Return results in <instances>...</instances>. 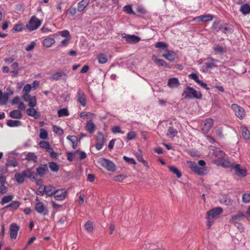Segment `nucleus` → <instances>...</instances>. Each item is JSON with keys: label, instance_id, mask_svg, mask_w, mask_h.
Instances as JSON below:
<instances>
[{"label": "nucleus", "instance_id": "f3484780", "mask_svg": "<svg viewBox=\"0 0 250 250\" xmlns=\"http://www.w3.org/2000/svg\"><path fill=\"white\" fill-rule=\"evenodd\" d=\"M23 99L28 102V106L30 107H34L37 104V101L35 96H31L30 95H23Z\"/></svg>", "mask_w": 250, "mask_h": 250}, {"label": "nucleus", "instance_id": "2f4dec72", "mask_svg": "<svg viewBox=\"0 0 250 250\" xmlns=\"http://www.w3.org/2000/svg\"><path fill=\"white\" fill-rule=\"evenodd\" d=\"M240 11L244 15L250 13V5L248 4H243L240 9Z\"/></svg>", "mask_w": 250, "mask_h": 250}, {"label": "nucleus", "instance_id": "774afa93", "mask_svg": "<svg viewBox=\"0 0 250 250\" xmlns=\"http://www.w3.org/2000/svg\"><path fill=\"white\" fill-rule=\"evenodd\" d=\"M243 202L245 203L250 202V194L245 193L242 197Z\"/></svg>", "mask_w": 250, "mask_h": 250}, {"label": "nucleus", "instance_id": "4d7b16f0", "mask_svg": "<svg viewBox=\"0 0 250 250\" xmlns=\"http://www.w3.org/2000/svg\"><path fill=\"white\" fill-rule=\"evenodd\" d=\"M23 30V25L21 23H18L15 25L12 29L13 32H20Z\"/></svg>", "mask_w": 250, "mask_h": 250}, {"label": "nucleus", "instance_id": "79ce46f5", "mask_svg": "<svg viewBox=\"0 0 250 250\" xmlns=\"http://www.w3.org/2000/svg\"><path fill=\"white\" fill-rule=\"evenodd\" d=\"M21 205V203L19 201H13L8 205L6 206L5 208H11L14 209H17Z\"/></svg>", "mask_w": 250, "mask_h": 250}, {"label": "nucleus", "instance_id": "20e7f679", "mask_svg": "<svg viewBox=\"0 0 250 250\" xmlns=\"http://www.w3.org/2000/svg\"><path fill=\"white\" fill-rule=\"evenodd\" d=\"M187 164L191 170L194 173L202 175L203 174V160H200L198 163L191 161H187Z\"/></svg>", "mask_w": 250, "mask_h": 250}, {"label": "nucleus", "instance_id": "13d9d810", "mask_svg": "<svg viewBox=\"0 0 250 250\" xmlns=\"http://www.w3.org/2000/svg\"><path fill=\"white\" fill-rule=\"evenodd\" d=\"M31 86L29 84H25L23 88V95H30L29 92L31 91Z\"/></svg>", "mask_w": 250, "mask_h": 250}, {"label": "nucleus", "instance_id": "aec40b11", "mask_svg": "<svg viewBox=\"0 0 250 250\" xmlns=\"http://www.w3.org/2000/svg\"><path fill=\"white\" fill-rule=\"evenodd\" d=\"M214 124L213 120L211 118H207L204 121V132H208Z\"/></svg>", "mask_w": 250, "mask_h": 250}, {"label": "nucleus", "instance_id": "f704fd0d", "mask_svg": "<svg viewBox=\"0 0 250 250\" xmlns=\"http://www.w3.org/2000/svg\"><path fill=\"white\" fill-rule=\"evenodd\" d=\"M9 116L12 118L21 119L22 118V114L19 110H14L10 112Z\"/></svg>", "mask_w": 250, "mask_h": 250}, {"label": "nucleus", "instance_id": "5fc2aeb1", "mask_svg": "<svg viewBox=\"0 0 250 250\" xmlns=\"http://www.w3.org/2000/svg\"><path fill=\"white\" fill-rule=\"evenodd\" d=\"M215 60L212 59L208 60L206 62V66L208 68L217 67V65L214 62Z\"/></svg>", "mask_w": 250, "mask_h": 250}, {"label": "nucleus", "instance_id": "e2e57ef3", "mask_svg": "<svg viewBox=\"0 0 250 250\" xmlns=\"http://www.w3.org/2000/svg\"><path fill=\"white\" fill-rule=\"evenodd\" d=\"M123 159L127 163L130 164H133L135 165L136 164V162L135 160L133 158H129L127 156H124L123 157Z\"/></svg>", "mask_w": 250, "mask_h": 250}, {"label": "nucleus", "instance_id": "ddd939ff", "mask_svg": "<svg viewBox=\"0 0 250 250\" xmlns=\"http://www.w3.org/2000/svg\"><path fill=\"white\" fill-rule=\"evenodd\" d=\"M165 52V53L162 54V57H164L166 59L170 62L174 61L176 57V54L174 52L168 50L167 49H162L160 50V53Z\"/></svg>", "mask_w": 250, "mask_h": 250}, {"label": "nucleus", "instance_id": "7ed1b4c3", "mask_svg": "<svg viewBox=\"0 0 250 250\" xmlns=\"http://www.w3.org/2000/svg\"><path fill=\"white\" fill-rule=\"evenodd\" d=\"M245 218H246L248 221H250V219L246 216L245 213L240 211L237 214L232 215L229 220V222L237 227L240 230H243L244 228L239 224V222L243 221Z\"/></svg>", "mask_w": 250, "mask_h": 250}, {"label": "nucleus", "instance_id": "f03ea898", "mask_svg": "<svg viewBox=\"0 0 250 250\" xmlns=\"http://www.w3.org/2000/svg\"><path fill=\"white\" fill-rule=\"evenodd\" d=\"M223 208L221 207H216L208 211L206 213V225L209 229L214 223V221L219 215L223 212Z\"/></svg>", "mask_w": 250, "mask_h": 250}, {"label": "nucleus", "instance_id": "f8f14e48", "mask_svg": "<svg viewBox=\"0 0 250 250\" xmlns=\"http://www.w3.org/2000/svg\"><path fill=\"white\" fill-rule=\"evenodd\" d=\"M96 144L95 147L98 150L101 149L104 146L105 139L103 134L101 132H98L96 137Z\"/></svg>", "mask_w": 250, "mask_h": 250}, {"label": "nucleus", "instance_id": "c756f323", "mask_svg": "<svg viewBox=\"0 0 250 250\" xmlns=\"http://www.w3.org/2000/svg\"><path fill=\"white\" fill-rule=\"evenodd\" d=\"M25 160L29 162L36 163L37 162V156L32 152L28 153L26 155Z\"/></svg>", "mask_w": 250, "mask_h": 250}, {"label": "nucleus", "instance_id": "5701e85b", "mask_svg": "<svg viewBox=\"0 0 250 250\" xmlns=\"http://www.w3.org/2000/svg\"><path fill=\"white\" fill-rule=\"evenodd\" d=\"M89 0H82L78 3L77 10L79 12L83 11L88 5Z\"/></svg>", "mask_w": 250, "mask_h": 250}, {"label": "nucleus", "instance_id": "4468645a", "mask_svg": "<svg viewBox=\"0 0 250 250\" xmlns=\"http://www.w3.org/2000/svg\"><path fill=\"white\" fill-rule=\"evenodd\" d=\"M20 227L16 223H12L10 226V237L12 240H15L18 235Z\"/></svg>", "mask_w": 250, "mask_h": 250}, {"label": "nucleus", "instance_id": "7c9ffc66", "mask_svg": "<svg viewBox=\"0 0 250 250\" xmlns=\"http://www.w3.org/2000/svg\"><path fill=\"white\" fill-rule=\"evenodd\" d=\"M95 116V114L92 113L90 112H82L80 114V117L81 119H84L85 118H87L89 120H92L93 117Z\"/></svg>", "mask_w": 250, "mask_h": 250}, {"label": "nucleus", "instance_id": "864d4df0", "mask_svg": "<svg viewBox=\"0 0 250 250\" xmlns=\"http://www.w3.org/2000/svg\"><path fill=\"white\" fill-rule=\"evenodd\" d=\"M49 167L50 169L54 172H57L59 170V167L57 164L54 162L49 163Z\"/></svg>", "mask_w": 250, "mask_h": 250}, {"label": "nucleus", "instance_id": "680f3d73", "mask_svg": "<svg viewBox=\"0 0 250 250\" xmlns=\"http://www.w3.org/2000/svg\"><path fill=\"white\" fill-rule=\"evenodd\" d=\"M155 46L156 48H165V49H167V45L164 42H160L156 43L155 45ZM163 49H164V48Z\"/></svg>", "mask_w": 250, "mask_h": 250}, {"label": "nucleus", "instance_id": "dca6fc26", "mask_svg": "<svg viewBox=\"0 0 250 250\" xmlns=\"http://www.w3.org/2000/svg\"><path fill=\"white\" fill-rule=\"evenodd\" d=\"M67 195V191L64 189L56 190L53 194L55 199L57 201L63 200Z\"/></svg>", "mask_w": 250, "mask_h": 250}, {"label": "nucleus", "instance_id": "0eeeda50", "mask_svg": "<svg viewBox=\"0 0 250 250\" xmlns=\"http://www.w3.org/2000/svg\"><path fill=\"white\" fill-rule=\"evenodd\" d=\"M99 163L108 171H114L116 170L115 164L108 159L101 158L99 160Z\"/></svg>", "mask_w": 250, "mask_h": 250}, {"label": "nucleus", "instance_id": "b1692460", "mask_svg": "<svg viewBox=\"0 0 250 250\" xmlns=\"http://www.w3.org/2000/svg\"><path fill=\"white\" fill-rule=\"evenodd\" d=\"M241 134L244 140L248 141L250 138V131L246 126L241 127Z\"/></svg>", "mask_w": 250, "mask_h": 250}, {"label": "nucleus", "instance_id": "c85d7f7f", "mask_svg": "<svg viewBox=\"0 0 250 250\" xmlns=\"http://www.w3.org/2000/svg\"><path fill=\"white\" fill-rule=\"evenodd\" d=\"M55 191V190L54 189L53 187L51 186H47L44 187L43 192L48 196H53Z\"/></svg>", "mask_w": 250, "mask_h": 250}, {"label": "nucleus", "instance_id": "2eb2a0df", "mask_svg": "<svg viewBox=\"0 0 250 250\" xmlns=\"http://www.w3.org/2000/svg\"><path fill=\"white\" fill-rule=\"evenodd\" d=\"M77 102L83 106L86 105V95L81 88L78 89L77 94Z\"/></svg>", "mask_w": 250, "mask_h": 250}, {"label": "nucleus", "instance_id": "37998d69", "mask_svg": "<svg viewBox=\"0 0 250 250\" xmlns=\"http://www.w3.org/2000/svg\"><path fill=\"white\" fill-rule=\"evenodd\" d=\"M67 139L71 142L73 148H76L77 146V138L75 136H68Z\"/></svg>", "mask_w": 250, "mask_h": 250}, {"label": "nucleus", "instance_id": "6e6552de", "mask_svg": "<svg viewBox=\"0 0 250 250\" xmlns=\"http://www.w3.org/2000/svg\"><path fill=\"white\" fill-rule=\"evenodd\" d=\"M231 107L235 112V115L240 119H244L245 116V110L244 109L237 104H233Z\"/></svg>", "mask_w": 250, "mask_h": 250}, {"label": "nucleus", "instance_id": "c9c22d12", "mask_svg": "<svg viewBox=\"0 0 250 250\" xmlns=\"http://www.w3.org/2000/svg\"><path fill=\"white\" fill-rule=\"evenodd\" d=\"M6 125L10 127H17L21 125V122L18 120H9L7 121Z\"/></svg>", "mask_w": 250, "mask_h": 250}, {"label": "nucleus", "instance_id": "69168bd1", "mask_svg": "<svg viewBox=\"0 0 250 250\" xmlns=\"http://www.w3.org/2000/svg\"><path fill=\"white\" fill-rule=\"evenodd\" d=\"M40 146L41 147H42V148L45 149V150H46L48 149V148H49L50 146V145L47 142L41 141L40 143Z\"/></svg>", "mask_w": 250, "mask_h": 250}, {"label": "nucleus", "instance_id": "a18cd8bd", "mask_svg": "<svg viewBox=\"0 0 250 250\" xmlns=\"http://www.w3.org/2000/svg\"><path fill=\"white\" fill-rule=\"evenodd\" d=\"M221 203L226 205H231L233 203V200L228 196H225L221 200Z\"/></svg>", "mask_w": 250, "mask_h": 250}, {"label": "nucleus", "instance_id": "8fccbe9b", "mask_svg": "<svg viewBox=\"0 0 250 250\" xmlns=\"http://www.w3.org/2000/svg\"><path fill=\"white\" fill-rule=\"evenodd\" d=\"M40 138L42 139L45 140L48 137V133L46 130L43 128L40 129Z\"/></svg>", "mask_w": 250, "mask_h": 250}, {"label": "nucleus", "instance_id": "473e14b6", "mask_svg": "<svg viewBox=\"0 0 250 250\" xmlns=\"http://www.w3.org/2000/svg\"><path fill=\"white\" fill-rule=\"evenodd\" d=\"M9 96L7 93H2V91L0 90V104H5L7 102Z\"/></svg>", "mask_w": 250, "mask_h": 250}, {"label": "nucleus", "instance_id": "4c0bfd02", "mask_svg": "<svg viewBox=\"0 0 250 250\" xmlns=\"http://www.w3.org/2000/svg\"><path fill=\"white\" fill-rule=\"evenodd\" d=\"M55 41L53 38H47L43 40V44L44 46L49 47L55 43Z\"/></svg>", "mask_w": 250, "mask_h": 250}, {"label": "nucleus", "instance_id": "bb28decb", "mask_svg": "<svg viewBox=\"0 0 250 250\" xmlns=\"http://www.w3.org/2000/svg\"><path fill=\"white\" fill-rule=\"evenodd\" d=\"M26 113L28 116L33 117L35 119L39 118L40 116V114L37 113L36 110L33 107L27 109Z\"/></svg>", "mask_w": 250, "mask_h": 250}, {"label": "nucleus", "instance_id": "a19ab883", "mask_svg": "<svg viewBox=\"0 0 250 250\" xmlns=\"http://www.w3.org/2000/svg\"><path fill=\"white\" fill-rule=\"evenodd\" d=\"M168 169L170 171L175 174L178 178H179L181 177V173L177 167L173 166H169Z\"/></svg>", "mask_w": 250, "mask_h": 250}, {"label": "nucleus", "instance_id": "052dcab7", "mask_svg": "<svg viewBox=\"0 0 250 250\" xmlns=\"http://www.w3.org/2000/svg\"><path fill=\"white\" fill-rule=\"evenodd\" d=\"M111 131L113 133H124V132L121 130L120 127L119 126H113L111 129Z\"/></svg>", "mask_w": 250, "mask_h": 250}, {"label": "nucleus", "instance_id": "423d86ee", "mask_svg": "<svg viewBox=\"0 0 250 250\" xmlns=\"http://www.w3.org/2000/svg\"><path fill=\"white\" fill-rule=\"evenodd\" d=\"M41 24L42 21L36 16H33L30 18L28 23L26 25V27L29 31H32L38 29Z\"/></svg>", "mask_w": 250, "mask_h": 250}, {"label": "nucleus", "instance_id": "bf43d9fd", "mask_svg": "<svg viewBox=\"0 0 250 250\" xmlns=\"http://www.w3.org/2000/svg\"><path fill=\"white\" fill-rule=\"evenodd\" d=\"M124 11L127 14H134V12L132 8V6L130 5H127L124 7Z\"/></svg>", "mask_w": 250, "mask_h": 250}, {"label": "nucleus", "instance_id": "0e129e2a", "mask_svg": "<svg viewBox=\"0 0 250 250\" xmlns=\"http://www.w3.org/2000/svg\"><path fill=\"white\" fill-rule=\"evenodd\" d=\"M60 35L63 37L66 38H70V35L69 32L67 30H64L60 32Z\"/></svg>", "mask_w": 250, "mask_h": 250}, {"label": "nucleus", "instance_id": "09e8293b", "mask_svg": "<svg viewBox=\"0 0 250 250\" xmlns=\"http://www.w3.org/2000/svg\"><path fill=\"white\" fill-rule=\"evenodd\" d=\"M84 228L87 232H92L93 230V223L90 221L87 222L84 225Z\"/></svg>", "mask_w": 250, "mask_h": 250}, {"label": "nucleus", "instance_id": "4be33fe9", "mask_svg": "<svg viewBox=\"0 0 250 250\" xmlns=\"http://www.w3.org/2000/svg\"><path fill=\"white\" fill-rule=\"evenodd\" d=\"M179 82L177 78H172L168 80L167 85L171 88L177 87L179 85Z\"/></svg>", "mask_w": 250, "mask_h": 250}, {"label": "nucleus", "instance_id": "603ef678", "mask_svg": "<svg viewBox=\"0 0 250 250\" xmlns=\"http://www.w3.org/2000/svg\"><path fill=\"white\" fill-rule=\"evenodd\" d=\"M46 151L49 154L50 157L53 158H56L58 156V154L54 151L53 148L51 147V146L48 148Z\"/></svg>", "mask_w": 250, "mask_h": 250}, {"label": "nucleus", "instance_id": "412c9836", "mask_svg": "<svg viewBox=\"0 0 250 250\" xmlns=\"http://www.w3.org/2000/svg\"><path fill=\"white\" fill-rule=\"evenodd\" d=\"M128 43H136L140 41V38L135 35H126L124 36Z\"/></svg>", "mask_w": 250, "mask_h": 250}, {"label": "nucleus", "instance_id": "1a4fd4ad", "mask_svg": "<svg viewBox=\"0 0 250 250\" xmlns=\"http://www.w3.org/2000/svg\"><path fill=\"white\" fill-rule=\"evenodd\" d=\"M35 209L38 213L42 214L44 216H47L49 214V211L47 208L41 202H37L35 204Z\"/></svg>", "mask_w": 250, "mask_h": 250}, {"label": "nucleus", "instance_id": "9d476101", "mask_svg": "<svg viewBox=\"0 0 250 250\" xmlns=\"http://www.w3.org/2000/svg\"><path fill=\"white\" fill-rule=\"evenodd\" d=\"M235 174L241 177H245L247 175V169L245 166L240 164H236L233 167Z\"/></svg>", "mask_w": 250, "mask_h": 250}, {"label": "nucleus", "instance_id": "3c124183", "mask_svg": "<svg viewBox=\"0 0 250 250\" xmlns=\"http://www.w3.org/2000/svg\"><path fill=\"white\" fill-rule=\"evenodd\" d=\"M136 137V134L135 132L132 131L129 132L127 134V136L126 138V141L127 142L128 141L132 140L134 139H135Z\"/></svg>", "mask_w": 250, "mask_h": 250}, {"label": "nucleus", "instance_id": "6e6d98bb", "mask_svg": "<svg viewBox=\"0 0 250 250\" xmlns=\"http://www.w3.org/2000/svg\"><path fill=\"white\" fill-rule=\"evenodd\" d=\"M53 131L59 135H62L63 134V129L57 125H53Z\"/></svg>", "mask_w": 250, "mask_h": 250}, {"label": "nucleus", "instance_id": "a211bd4d", "mask_svg": "<svg viewBox=\"0 0 250 250\" xmlns=\"http://www.w3.org/2000/svg\"><path fill=\"white\" fill-rule=\"evenodd\" d=\"M85 128L86 130L90 133H94L97 128L95 124L91 120L86 122Z\"/></svg>", "mask_w": 250, "mask_h": 250}, {"label": "nucleus", "instance_id": "393cba45", "mask_svg": "<svg viewBox=\"0 0 250 250\" xmlns=\"http://www.w3.org/2000/svg\"><path fill=\"white\" fill-rule=\"evenodd\" d=\"M23 174L25 178L36 180V174L29 168H27L23 171Z\"/></svg>", "mask_w": 250, "mask_h": 250}, {"label": "nucleus", "instance_id": "e433bc0d", "mask_svg": "<svg viewBox=\"0 0 250 250\" xmlns=\"http://www.w3.org/2000/svg\"><path fill=\"white\" fill-rule=\"evenodd\" d=\"M152 60L160 66L167 67V63L163 60L158 59L154 56H152Z\"/></svg>", "mask_w": 250, "mask_h": 250}, {"label": "nucleus", "instance_id": "39448f33", "mask_svg": "<svg viewBox=\"0 0 250 250\" xmlns=\"http://www.w3.org/2000/svg\"><path fill=\"white\" fill-rule=\"evenodd\" d=\"M182 96L187 99H201L202 98V94L200 91L196 90L192 87L190 86H186L182 94Z\"/></svg>", "mask_w": 250, "mask_h": 250}, {"label": "nucleus", "instance_id": "49530a36", "mask_svg": "<svg viewBox=\"0 0 250 250\" xmlns=\"http://www.w3.org/2000/svg\"><path fill=\"white\" fill-rule=\"evenodd\" d=\"M69 115L68 111L67 108H63L58 111V116L59 117L67 116Z\"/></svg>", "mask_w": 250, "mask_h": 250}, {"label": "nucleus", "instance_id": "f257e3e1", "mask_svg": "<svg viewBox=\"0 0 250 250\" xmlns=\"http://www.w3.org/2000/svg\"><path fill=\"white\" fill-rule=\"evenodd\" d=\"M211 158L214 157V163L217 166H222L224 167H231L232 166L229 161L225 159V153L220 150L219 148L210 146L209 147V154Z\"/></svg>", "mask_w": 250, "mask_h": 250}, {"label": "nucleus", "instance_id": "6ab92c4d", "mask_svg": "<svg viewBox=\"0 0 250 250\" xmlns=\"http://www.w3.org/2000/svg\"><path fill=\"white\" fill-rule=\"evenodd\" d=\"M48 170V167L46 165H41L37 168V173L36 174L42 177L46 174Z\"/></svg>", "mask_w": 250, "mask_h": 250}, {"label": "nucleus", "instance_id": "58836bf2", "mask_svg": "<svg viewBox=\"0 0 250 250\" xmlns=\"http://www.w3.org/2000/svg\"><path fill=\"white\" fill-rule=\"evenodd\" d=\"M13 198L14 196L13 195H8L3 196L1 200V204L3 205L6 203H9L12 201Z\"/></svg>", "mask_w": 250, "mask_h": 250}, {"label": "nucleus", "instance_id": "9b49d317", "mask_svg": "<svg viewBox=\"0 0 250 250\" xmlns=\"http://www.w3.org/2000/svg\"><path fill=\"white\" fill-rule=\"evenodd\" d=\"M68 76L66 73L63 71H58L53 73L50 77V79L56 81L62 80L65 82Z\"/></svg>", "mask_w": 250, "mask_h": 250}, {"label": "nucleus", "instance_id": "de8ad7c7", "mask_svg": "<svg viewBox=\"0 0 250 250\" xmlns=\"http://www.w3.org/2000/svg\"><path fill=\"white\" fill-rule=\"evenodd\" d=\"M136 157H137V160L139 162H142L143 163V165L145 167H146L147 168H149V166L148 165L147 162L145 159H143L141 154H138V155L136 156Z\"/></svg>", "mask_w": 250, "mask_h": 250}, {"label": "nucleus", "instance_id": "ea45409f", "mask_svg": "<svg viewBox=\"0 0 250 250\" xmlns=\"http://www.w3.org/2000/svg\"><path fill=\"white\" fill-rule=\"evenodd\" d=\"M177 132L176 129L173 127H169L167 132V135L168 137L172 138L177 134Z\"/></svg>", "mask_w": 250, "mask_h": 250}, {"label": "nucleus", "instance_id": "a878e982", "mask_svg": "<svg viewBox=\"0 0 250 250\" xmlns=\"http://www.w3.org/2000/svg\"><path fill=\"white\" fill-rule=\"evenodd\" d=\"M98 62L100 64H104L107 62L108 58L106 54L104 53H100L97 56Z\"/></svg>", "mask_w": 250, "mask_h": 250}, {"label": "nucleus", "instance_id": "cd10ccee", "mask_svg": "<svg viewBox=\"0 0 250 250\" xmlns=\"http://www.w3.org/2000/svg\"><path fill=\"white\" fill-rule=\"evenodd\" d=\"M15 179L18 184H22L24 182L25 176L23 171L21 173H16L14 175Z\"/></svg>", "mask_w": 250, "mask_h": 250}, {"label": "nucleus", "instance_id": "338daca9", "mask_svg": "<svg viewBox=\"0 0 250 250\" xmlns=\"http://www.w3.org/2000/svg\"><path fill=\"white\" fill-rule=\"evenodd\" d=\"M214 50L216 53L219 54L223 53L224 52L223 48L219 45H217L214 47Z\"/></svg>", "mask_w": 250, "mask_h": 250}, {"label": "nucleus", "instance_id": "72a5a7b5", "mask_svg": "<svg viewBox=\"0 0 250 250\" xmlns=\"http://www.w3.org/2000/svg\"><path fill=\"white\" fill-rule=\"evenodd\" d=\"M18 165V163L15 158H9L6 163L7 167H16Z\"/></svg>", "mask_w": 250, "mask_h": 250}, {"label": "nucleus", "instance_id": "c03bdc74", "mask_svg": "<svg viewBox=\"0 0 250 250\" xmlns=\"http://www.w3.org/2000/svg\"><path fill=\"white\" fill-rule=\"evenodd\" d=\"M188 77L191 79L195 81L197 83L200 84L202 86H203V82L199 80V77L196 73H192L189 74Z\"/></svg>", "mask_w": 250, "mask_h": 250}]
</instances>
